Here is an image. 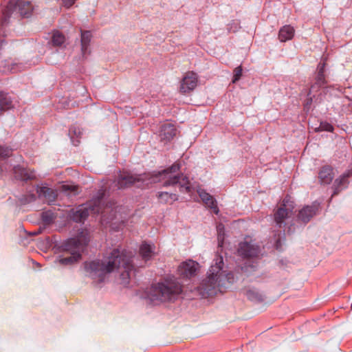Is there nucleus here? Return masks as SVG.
Masks as SVG:
<instances>
[{"label":"nucleus","instance_id":"b1692460","mask_svg":"<svg viewBox=\"0 0 352 352\" xmlns=\"http://www.w3.org/2000/svg\"><path fill=\"white\" fill-rule=\"evenodd\" d=\"M2 67L3 72L5 73H16L22 68L21 64L16 63L12 60H5Z\"/></svg>","mask_w":352,"mask_h":352},{"label":"nucleus","instance_id":"6ab92c4d","mask_svg":"<svg viewBox=\"0 0 352 352\" xmlns=\"http://www.w3.org/2000/svg\"><path fill=\"white\" fill-rule=\"evenodd\" d=\"M176 132L174 124L166 123L161 126L160 135L162 140L170 141L176 135Z\"/></svg>","mask_w":352,"mask_h":352},{"label":"nucleus","instance_id":"aec40b11","mask_svg":"<svg viewBox=\"0 0 352 352\" xmlns=\"http://www.w3.org/2000/svg\"><path fill=\"white\" fill-rule=\"evenodd\" d=\"M295 33L294 28L290 25L283 26L278 32V39L280 42H286L291 40Z\"/></svg>","mask_w":352,"mask_h":352},{"label":"nucleus","instance_id":"9d476101","mask_svg":"<svg viewBox=\"0 0 352 352\" xmlns=\"http://www.w3.org/2000/svg\"><path fill=\"white\" fill-rule=\"evenodd\" d=\"M197 82V74L192 71H188L185 73L180 82L179 91L182 94L189 93L195 89Z\"/></svg>","mask_w":352,"mask_h":352},{"label":"nucleus","instance_id":"39448f33","mask_svg":"<svg viewBox=\"0 0 352 352\" xmlns=\"http://www.w3.org/2000/svg\"><path fill=\"white\" fill-rule=\"evenodd\" d=\"M105 190L100 189L95 197L90 201L85 204L78 206L76 209H73L70 213L71 219L76 222H84L90 214L101 213L102 217L104 218V213L108 212L111 206L107 205L103 206V198L104 197Z\"/></svg>","mask_w":352,"mask_h":352},{"label":"nucleus","instance_id":"dca6fc26","mask_svg":"<svg viewBox=\"0 0 352 352\" xmlns=\"http://www.w3.org/2000/svg\"><path fill=\"white\" fill-rule=\"evenodd\" d=\"M197 193L205 205L212 209L214 213L217 214L219 212V210L217 207V201L209 193H208L205 190L201 188H199L197 190Z\"/></svg>","mask_w":352,"mask_h":352},{"label":"nucleus","instance_id":"f3484780","mask_svg":"<svg viewBox=\"0 0 352 352\" xmlns=\"http://www.w3.org/2000/svg\"><path fill=\"white\" fill-rule=\"evenodd\" d=\"M334 177L333 169L329 165L324 166L318 173V179L322 184H329Z\"/></svg>","mask_w":352,"mask_h":352},{"label":"nucleus","instance_id":"cd10ccee","mask_svg":"<svg viewBox=\"0 0 352 352\" xmlns=\"http://www.w3.org/2000/svg\"><path fill=\"white\" fill-rule=\"evenodd\" d=\"M56 218V214L53 211L49 210L43 211L41 213V219L45 225L52 223Z\"/></svg>","mask_w":352,"mask_h":352},{"label":"nucleus","instance_id":"72a5a7b5","mask_svg":"<svg viewBox=\"0 0 352 352\" xmlns=\"http://www.w3.org/2000/svg\"><path fill=\"white\" fill-rule=\"evenodd\" d=\"M11 150L8 148L2 147L0 145V157H6L10 156Z\"/></svg>","mask_w":352,"mask_h":352},{"label":"nucleus","instance_id":"2eb2a0df","mask_svg":"<svg viewBox=\"0 0 352 352\" xmlns=\"http://www.w3.org/2000/svg\"><path fill=\"white\" fill-rule=\"evenodd\" d=\"M12 170L14 177L18 180L28 181L36 178V175L33 170L24 168L21 165L14 166Z\"/></svg>","mask_w":352,"mask_h":352},{"label":"nucleus","instance_id":"ddd939ff","mask_svg":"<svg viewBox=\"0 0 352 352\" xmlns=\"http://www.w3.org/2000/svg\"><path fill=\"white\" fill-rule=\"evenodd\" d=\"M325 67L324 60L320 62L318 65L315 82L311 86V90L317 91L327 85V81L324 75Z\"/></svg>","mask_w":352,"mask_h":352},{"label":"nucleus","instance_id":"a878e982","mask_svg":"<svg viewBox=\"0 0 352 352\" xmlns=\"http://www.w3.org/2000/svg\"><path fill=\"white\" fill-rule=\"evenodd\" d=\"M245 295L252 301L261 302L264 300L263 295L256 289H248L245 290Z\"/></svg>","mask_w":352,"mask_h":352},{"label":"nucleus","instance_id":"6e6552de","mask_svg":"<svg viewBox=\"0 0 352 352\" xmlns=\"http://www.w3.org/2000/svg\"><path fill=\"white\" fill-rule=\"evenodd\" d=\"M294 208V202L291 197L287 195L283 200L281 206L275 212L274 221L279 228L283 227L285 220L289 217V213L292 212Z\"/></svg>","mask_w":352,"mask_h":352},{"label":"nucleus","instance_id":"393cba45","mask_svg":"<svg viewBox=\"0 0 352 352\" xmlns=\"http://www.w3.org/2000/svg\"><path fill=\"white\" fill-rule=\"evenodd\" d=\"M13 107L11 98L8 94L0 93V111H4Z\"/></svg>","mask_w":352,"mask_h":352},{"label":"nucleus","instance_id":"c756f323","mask_svg":"<svg viewBox=\"0 0 352 352\" xmlns=\"http://www.w3.org/2000/svg\"><path fill=\"white\" fill-rule=\"evenodd\" d=\"M65 41V36L59 32H56L52 37V43L54 46H60Z\"/></svg>","mask_w":352,"mask_h":352},{"label":"nucleus","instance_id":"20e7f679","mask_svg":"<svg viewBox=\"0 0 352 352\" xmlns=\"http://www.w3.org/2000/svg\"><path fill=\"white\" fill-rule=\"evenodd\" d=\"M223 258L219 254L215 256L213 263L207 272L206 278L202 280L198 289L204 298L222 292L225 276L223 271Z\"/></svg>","mask_w":352,"mask_h":352},{"label":"nucleus","instance_id":"58836bf2","mask_svg":"<svg viewBox=\"0 0 352 352\" xmlns=\"http://www.w3.org/2000/svg\"><path fill=\"white\" fill-rule=\"evenodd\" d=\"M230 276H232V277L233 276H232V274H231V273H228V274L226 275V277L228 278V280L230 278Z\"/></svg>","mask_w":352,"mask_h":352},{"label":"nucleus","instance_id":"0eeeda50","mask_svg":"<svg viewBox=\"0 0 352 352\" xmlns=\"http://www.w3.org/2000/svg\"><path fill=\"white\" fill-rule=\"evenodd\" d=\"M18 10L21 15L29 17L33 11V6L28 0H10L2 10V23H6L13 11Z\"/></svg>","mask_w":352,"mask_h":352},{"label":"nucleus","instance_id":"e433bc0d","mask_svg":"<svg viewBox=\"0 0 352 352\" xmlns=\"http://www.w3.org/2000/svg\"><path fill=\"white\" fill-rule=\"evenodd\" d=\"M63 189L65 190H70L72 191H75L76 190V186H69V185H63Z\"/></svg>","mask_w":352,"mask_h":352},{"label":"nucleus","instance_id":"4be33fe9","mask_svg":"<svg viewBox=\"0 0 352 352\" xmlns=\"http://www.w3.org/2000/svg\"><path fill=\"white\" fill-rule=\"evenodd\" d=\"M154 245L148 244L146 242L143 243L140 248V254L142 258L147 261L154 254Z\"/></svg>","mask_w":352,"mask_h":352},{"label":"nucleus","instance_id":"9b49d317","mask_svg":"<svg viewBox=\"0 0 352 352\" xmlns=\"http://www.w3.org/2000/svg\"><path fill=\"white\" fill-rule=\"evenodd\" d=\"M198 268L199 263L189 259L182 262L179 265L177 271L182 278H190L197 274Z\"/></svg>","mask_w":352,"mask_h":352},{"label":"nucleus","instance_id":"412c9836","mask_svg":"<svg viewBox=\"0 0 352 352\" xmlns=\"http://www.w3.org/2000/svg\"><path fill=\"white\" fill-rule=\"evenodd\" d=\"M37 192L38 193L39 197H44L48 202L54 201L57 196L56 192L53 189L46 186L39 188Z\"/></svg>","mask_w":352,"mask_h":352},{"label":"nucleus","instance_id":"4c0bfd02","mask_svg":"<svg viewBox=\"0 0 352 352\" xmlns=\"http://www.w3.org/2000/svg\"><path fill=\"white\" fill-rule=\"evenodd\" d=\"M280 246H281L280 241V239H277L276 241V248L277 250H279Z\"/></svg>","mask_w":352,"mask_h":352},{"label":"nucleus","instance_id":"5701e85b","mask_svg":"<svg viewBox=\"0 0 352 352\" xmlns=\"http://www.w3.org/2000/svg\"><path fill=\"white\" fill-rule=\"evenodd\" d=\"M159 201L162 204H173L178 200V195L175 193H169L168 192H160L157 194Z\"/></svg>","mask_w":352,"mask_h":352},{"label":"nucleus","instance_id":"4468645a","mask_svg":"<svg viewBox=\"0 0 352 352\" xmlns=\"http://www.w3.org/2000/svg\"><path fill=\"white\" fill-rule=\"evenodd\" d=\"M352 176V170H346L340 177L337 178L333 185V193L332 196L338 195L342 190L346 188L349 184V178Z\"/></svg>","mask_w":352,"mask_h":352},{"label":"nucleus","instance_id":"f8f14e48","mask_svg":"<svg viewBox=\"0 0 352 352\" xmlns=\"http://www.w3.org/2000/svg\"><path fill=\"white\" fill-rule=\"evenodd\" d=\"M319 203L314 202L311 206H305L298 214V220L304 223H308L314 217L319 209Z\"/></svg>","mask_w":352,"mask_h":352},{"label":"nucleus","instance_id":"423d86ee","mask_svg":"<svg viewBox=\"0 0 352 352\" xmlns=\"http://www.w3.org/2000/svg\"><path fill=\"white\" fill-rule=\"evenodd\" d=\"M89 241L88 234L81 232L76 237L69 238L63 241L58 246V249L61 252H67L72 255L81 254V252L87 245Z\"/></svg>","mask_w":352,"mask_h":352},{"label":"nucleus","instance_id":"c9c22d12","mask_svg":"<svg viewBox=\"0 0 352 352\" xmlns=\"http://www.w3.org/2000/svg\"><path fill=\"white\" fill-rule=\"evenodd\" d=\"M10 166H8L7 163L1 164L0 163V177L2 175L3 170H7L8 168H10Z\"/></svg>","mask_w":352,"mask_h":352},{"label":"nucleus","instance_id":"f257e3e1","mask_svg":"<svg viewBox=\"0 0 352 352\" xmlns=\"http://www.w3.org/2000/svg\"><path fill=\"white\" fill-rule=\"evenodd\" d=\"M180 164L176 162L172 166L162 171L145 173L136 175H133L128 172L120 173L118 176L116 186L119 189H124L132 186L135 183L142 182L148 185L164 180L163 186L166 187L179 184L180 192L190 193L192 187L188 177L184 174L173 175L180 170Z\"/></svg>","mask_w":352,"mask_h":352},{"label":"nucleus","instance_id":"7ed1b4c3","mask_svg":"<svg viewBox=\"0 0 352 352\" xmlns=\"http://www.w3.org/2000/svg\"><path fill=\"white\" fill-rule=\"evenodd\" d=\"M182 292V284L174 276L169 275L151 285L147 293V298L153 305H155L174 301Z\"/></svg>","mask_w":352,"mask_h":352},{"label":"nucleus","instance_id":"7c9ffc66","mask_svg":"<svg viewBox=\"0 0 352 352\" xmlns=\"http://www.w3.org/2000/svg\"><path fill=\"white\" fill-rule=\"evenodd\" d=\"M334 130L333 126L328 122L324 121L320 123L318 127L315 129L316 132L328 131L333 132Z\"/></svg>","mask_w":352,"mask_h":352},{"label":"nucleus","instance_id":"c85d7f7f","mask_svg":"<svg viewBox=\"0 0 352 352\" xmlns=\"http://www.w3.org/2000/svg\"><path fill=\"white\" fill-rule=\"evenodd\" d=\"M69 135L71 137V139L72 140L73 144L74 146H78L79 143V140H75L74 138H80L82 135V131L79 127L77 126H72L69 130Z\"/></svg>","mask_w":352,"mask_h":352},{"label":"nucleus","instance_id":"473e14b6","mask_svg":"<svg viewBox=\"0 0 352 352\" xmlns=\"http://www.w3.org/2000/svg\"><path fill=\"white\" fill-rule=\"evenodd\" d=\"M242 72H243V69H242L241 66H239L234 69L233 78H232L233 83H235L241 78V77L242 76Z\"/></svg>","mask_w":352,"mask_h":352},{"label":"nucleus","instance_id":"1a4fd4ad","mask_svg":"<svg viewBox=\"0 0 352 352\" xmlns=\"http://www.w3.org/2000/svg\"><path fill=\"white\" fill-rule=\"evenodd\" d=\"M239 256L243 258H256L261 253L259 245L249 237H245L244 241L241 242L237 250Z\"/></svg>","mask_w":352,"mask_h":352},{"label":"nucleus","instance_id":"f704fd0d","mask_svg":"<svg viewBox=\"0 0 352 352\" xmlns=\"http://www.w3.org/2000/svg\"><path fill=\"white\" fill-rule=\"evenodd\" d=\"M76 0H62L63 5L66 8H71L76 2Z\"/></svg>","mask_w":352,"mask_h":352},{"label":"nucleus","instance_id":"2f4dec72","mask_svg":"<svg viewBox=\"0 0 352 352\" xmlns=\"http://www.w3.org/2000/svg\"><path fill=\"white\" fill-rule=\"evenodd\" d=\"M217 239H218V243L219 246H222L224 241V226L222 223H219L217 226Z\"/></svg>","mask_w":352,"mask_h":352},{"label":"nucleus","instance_id":"f03ea898","mask_svg":"<svg viewBox=\"0 0 352 352\" xmlns=\"http://www.w3.org/2000/svg\"><path fill=\"white\" fill-rule=\"evenodd\" d=\"M131 252L116 248L102 261L85 263V269L93 279L99 283L104 280L107 274L117 269L120 272V283L126 287L130 282L131 273L134 270Z\"/></svg>","mask_w":352,"mask_h":352},{"label":"nucleus","instance_id":"bb28decb","mask_svg":"<svg viewBox=\"0 0 352 352\" xmlns=\"http://www.w3.org/2000/svg\"><path fill=\"white\" fill-rule=\"evenodd\" d=\"M81 258V254H76V255H72L67 257H59L57 258L55 261L56 263H58L60 265H72L76 262H77L78 260H80Z\"/></svg>","mask_w":352,"mask_h":352},{"label":"nucleus","instance_id":"a211bd4d","mask_svg":"<svg viewBox=\"0 0 352 352\" xmlns=\"http://www.w3.org/2000/svg\"><path fill=\"white\" fill-rule=\"evenodd\" d=\"M91 38L92 35L90 31L81 30V52L82 57L84 58H86L87 56L91 53L89 45Z\"/></svg>","mask_w":352,"mask_h":352}]
</instances>
